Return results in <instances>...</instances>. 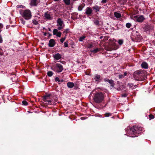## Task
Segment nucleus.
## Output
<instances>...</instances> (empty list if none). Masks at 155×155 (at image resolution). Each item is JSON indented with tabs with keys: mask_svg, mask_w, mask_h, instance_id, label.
Segmentation results:
<instances>
[{
	"mask_svg": "<svg viewBox=\"0 0 155 155\" xmlns=\"http://www.w3.org/2000/svg\"><path fill=\"white\" fill-rule=\"evenodd\" d=\"M124 75H123L122 74L119 75V77L120 78H123L124 77Z\"/></svg>",
	"mask_w": 155,
	"mask_h": 155,
	"instance_id": "nucleus-47",
	"label": "nucleus"
},
{
	"mask_svg": "<svg viewBox=\"0 0 155 155\" xmlns=\"http://www.w3.org/2000/svg\"><path fill=\"white\" fill-rule=\"evenodd\" d=\"M127 94L126 93L122 94L121 95V96L122 97H126L127 96Z\"/></svg>",
	"mask_w": 155,
	"mask_h": 155,
	"instance_id": "nucleus-41",
	"label": "nucleus"
},
{
	"mask_svg": "<svg viewBox=\"0 0 155 155\" xmlns=\"http://www.w3.org/2000/svg\"><path fill=\"white\" fill-rule=\"evenodd\" d=\"M43 33H43V35H44V36H46V35H47V33H46V32H43Z\"/></svg>",
	"mask_w": 155,
	"mask_h": 155,
	"instance_id": "nucleus-50",
	"label": "nucleus"
},
{
	"mask_svg": "<svg viewBox=\"0 0 155 155\" xmlns=\"http://www.w3.org/2000/svg\"><path fill=\"white\" fill-rule=\"evenodd\" d=\"M86 38V36H83L80 37L79 39V40L80 41H83L84 40V39L85 38Z\"/></svg>",
	"mask_w": 155,
	"mask_h": 155,
	"instance_id": "nucleus-29",
	"label": "nucleus"
},
{
	"mask_svg": "<svg viewBox=\"0 0 155 155\" xmlns=\"http://www.w3.org/2000/svg\"><path fill=\"white\" fill-rule=\"evenodd\" d=\"M64 46L65 47H67L68 46V42L65 41L64 43Z\"/></svg>",
	"mask_w": 155,
	"mask_h": 155,
	"instance_id": "nucleus-40",
	"label": "nucleus"
},
{
	"mask_svg": "<svg viewBox=\"0 0 155 155\" xmlns=\"http://www.w3.org/2000/svg\"><path fill=\"white\" fill-rule=\"evenodd\" d=\"M141 66L142 68L147 69L148 68V64L145 61L142 62L141 64Z\"/></svg>",
	"mask_w": 155,
	"mask_h": 155,
	"instance_id": "nucleus-15",
	"label": "nucleus"
},
{
	"mask_svg": "<svg viewBox=\"0 0 155 155\" xmlns=\"http://www.w3.org/2000/svg\"><path fill=\"white\" fill-rule=\"evenodd\" d=\"M71 18H72V19H74V18H73V17H71Z\"/></svg>",
	"mask_w": 155,
	"mask_h": 155,
	"instance_id": "nucleus-54",
	"label": "nucleus"
},
{
	"mask_svg": "<svg viewBox=\"0 0 155 155\" xmlns=\"http://www.w3.org/2000/svg\"><path fill=\"white\" fill-rule=\"evenodd\" d=\"M61 32H58L56 34V36L58 37H60L61 36Z\"/></svg>",
	"mask_w": 155,
	"mask_h": 155,
	"instance_id": "nucleus-38",
	"label": "nucleus"
},
{
	"mask_svg": "<svg viewBox=\"0 0 155 155\" xmlns=\"http://www.w3.org/2000/svg\"><path fill=\"white\" fill-rule=\"evenodd\" d=\"M146 74V71L140 69L135 71L133 76L136 80L141 81L144 80Z\"/></svg>",
	"mask_w": 155,
	"mask_h": 155,
	"instance_id": "nucleus-2",
	"label": "nucleus"
},
{
	"mask_svg": "<svg viewBox=\"0 0 155 155\" xmlns=\"http://www.w3.org/2000/svg\"><path fill=\"white\" fill-rule=\"evenodd\" d=\"M118 48V45L113 42L111 44H109L108 46H106L105 47V49L106 51H111L116 50Z\"/></svg>",
	"mask_w": 155,
	"mask_h": 155,
	"instance_id": "nucleus-6",
	"label": "nucleus"
},
{
	"mask_svg": "<svg viewBox=\"0 0 155 155\" xmlns=\"http://www.w3.org/2000/svg\"><path fill=\"white\" fill-rule=\"evenodd\" d=\"M58 32V30L56 29H54L53 31V34L54 35H56Z\"/></svg>",
	"mask_w": 155,
	"mask_h": 155,
	"instance_id": "nucleus-34",
	"label": "nucleus"
},
{
	"mask_svg": "<svg viewBox=\"0 0 155 155\" xmlns=\"http://www.w3.org/2000/svg\"><path fill=\"white\" fill-rule=\"evenodd\" d=\"M55 81H60V80L59 79V78L58 77H56L55 79Z\"/></svg>",
	"mask_w": 155,
	"mask_h": 155,
	"instance_id": "nucleus-42",
	"label": "nucleus"
},
{
	"mask_svg": "<svg viewBox=\"0 0 155 155\" xmlns=\"http://www.w3.org/2000/svg\"><path fill=\"white\" fill-rule=\"evenodd\" d=\"M143 130L142 127L139 126L134 125L130 128L127 132L129 136L134 137L139 135Z\"/></svg>",
	"mask_w": 155,
	"mask_h": 155,
	"instance_id": "nucleus-1",
	"label": "nucleus"
},
{
	"mask_svg": "<svg viewBox=\"0 0 155 155\" xmlns=\"http://www.w3.org/2000/svg\"><path fill=\"white\" fill-rule=\"evenodd\" d=\"M3 25L2 24L0 23V29L3 28Z\"/></svg>",
	"mask_w": 155,
	"mask_h": 155,
	"instance_id": "nucleus-48",
	"label": "nucleus"
},
{
	"mask_svg": "<svg viewBox=\"0 0 155 155\" xmlns=\"http://www.w3.org/2000/svg\"><path fill=\"white\" fill-rule=\"evenodd\" d=\"M103 50V49L102 48H97L91 51L93 53L95 54L98 52H99Z\"/></svg>",
	"mask_w": 155,
	"mask_h": 155,
	"instance_id": "nucleus-18",
	"label": "nucleus"
},
{
	"mask_svg": "<svg viewBox=\"0 0 155 155\" xmlns=\"http://www.w3.org/2000/svg\"><path fill=\"white\" fill-rule=\"evenodd\" d=\"M117 3L120 4L121 5H124L127 2V0H117Z\"/></svg>",
	"mask_w": 155,
	"mask_h": 155,
	"instance_id": "nucleus-19",
	"label": "nucleus"
},
{
	"mask_svg": "<svg viewBox=\"0 0 155 155\" xmlns=\"http://www.w3.org/2000/svg\"><path fill=\"white\" fill-rule=\"evenodd\" d=\"M69 32V29H65L63 32V34H67Z\"/></svg>",
	"mask_w": 155,
	"mask_h": 155,
	"instance_id": "nucleus-33",
	"label": "nucleus"
},
{
	"mask_svg": "<svg viewBox=\"0 0 155 155\" xmlns=\"http://www.w3.org/2000/svg\"><path fill=\"white\" fill-rule=\"evenodd\" d=\"M151 27L150 25H147L145 26L143 28V29L146 32H147L148 31H150L151 29Z\"/></svg>",
	"mask_w": 155,
	"mask_h": 155,
	"instance_id": "nucleus-17",
	"label": "nucleus"
},
{
	"mask_svg": "<svg viewBox=\"0 0 155 155\" xmlns=\"http://www.w3.org/2000/svg\"><path fill=\"white\" fill-rule=\"evenodd\" d=\"M127 73L126 72H125L124 73V76H126L127 75Z\"/></svg>",
	"mask_w": 155,
	"mask_h": 155,
	"instance_id": "nucleus-49",
	"label": "nucleus"
},
{
	"mask_svg": "<svg viewBox=\"0 0 155 155\" xmlns=\"http://www.w3.org/2000/svg\"><path fill=\"white\" fill-rule=\"evenodd\" d=\"M61 0H54V1L55 2H59Z\"/></svg>",
	"mask_w": 155,
	"mask_h": 155,
	"instance_id": "nucleus-51",
	"label": "nucleus"
},
{
	"mask_svg": "<svg viewBox=\"0 0 155 155\" xmlns=\"http://www.w3.org/2000/svg\"><path fill=\"white\" fill-rule=\"evenodd\" d=\"M110 84V86L112 87H114L115 85L114 81L110 79V81L108 82Z\"/></svg>",
	"mask_w": 155,
	"mask_h": 155,
	"instance_id": "nucleus-25",
	"label": "nucleus"
},
{
	"mask_svg": "<svg viewBox=\"0 0 155 155\" xmlns=\"http://www.w3.org/2000/svg\"><path fill=\"white\" fill-rule=\"evenodd\" d=\"M57 25L58 27V30L62 29L64 26L63 21L61 18H58L57 21Z\"/></svg>",
	"mask_w": 155,
	"mask_h": 155,
	"instance_id": "nucleus-8",
	"label": "nucleus"
},
{
	"mask_svg": "<svg viewBox=\"0 0 155 155\" xmlns=\"http://www.w3.org/2000/svg\"><path fill=\"white\" fill-rule=\"evenodd\" d=\"M32 23L33 24L35 25H37L38 24V21L36 20H34L32 21Z\"/></svg>",
	"mask_w": 155,
	"mask_h": 155,
	"instance_id": "nucleus-36",
	"label": "nucleus"
},
{
	"mask_svg": "<svg viewBox=\"0 0 155 155\" xmlns=\"http://www.w3.org/2000/svg\"><path fill=\"white\" fill-rule=\"evenodd\" d=\"M101 8V6H99L97 5H96L92 7L93 9L95 10L96 12H99Z\"/></svg>",
	"mask_w": 155,
	"mask_h": 155,
	"instance_id": "nucleus-20",
	"label": "nucleus"
},
{
	"mask_svg": "<svg viewBox=\"0 0 155 155\" xmlns=\"http://www.w3.org/2000/svg\"><path fill=\"white\" fill-rule=\"evenodd\" d=\"M104 81L105 82H109L110 81V79L109 80L108 79H107L106 78H105L104 79Z\"/></svg>",
	"mask_w": 155,
	"mask_h": 155,
	"instance_id": "nucleus-44",
	"label": "nucleus"
},
{
	"mask_svg": "<svg viewBox=\"0 0 155 155\" xmlns=\"http://www.w3.org/2000/svg\"><path fill=\"white\" fill-rule=\"evenodd\" d=\"M94 80L96 82H100L102 80V78L100 75L98 74H95L94 78Z\"/></svg>",
	"mask_w": 155,
	"mask_h": 155,
	"instance_id": "nucleus-13",
	"label": "nucleus"
},
{
	"mask_svg": "<svg viewBox=\"0 0 155 155\" xmlns=\"http://www.w3.org/2000/svg\"><path fill=\"white\" fill-rule=\"evenodd\" d=\"M3 42L2 38L1 35H0V43H2Z\"/></svg>",
	"mask_w": 155,
	"mask_h": 155,
	"instance_id": "nucleus-45",
	"label": "nucleus"
},
{
	"mask_svg": "<svg viewBox=\"0 0 155 155\" xmlns=\"http://www.w3.org/2000/svg\"><path fill=\"white\" fill-rule=\"evenodd\" d=\"M50 13H51L48 11L45 13L44 17L45 19L46 20H51L52 19L53 17Z\"/></svg>",
	"mask_w": 155,
	"mask_h": 155,
	"instance_id": "nucleus-10",
	"label": "nucleus"
},
{
	"mask_svg": "<svg viewBox=\"0 0 155 155\" xmlns=\"http://www.w3.org/2000/svg\"><path fill=\"white\" fill-rule=\"evenodd\" d=\"M55 44L54 40V39H51L49 40L48 45L50 47H52L54 46Z\"/></svg>",
	"mask_w": 155,
	"mask_h": 155,
	"instance_id": "nucleus-16",
	"label": "nucleus"
},
{
	"mask_svg": "<svg viewBox=\"0 0 155 155\" xmlns=\"http://www.w3.org/2000/svg\"><path fill=\"white\" fill-rule=\"evenodd\" d=\"M104 93L100 91L95 93L93 97L94 102L97 104H100L103 102L104 101Z\"/></svg>",
	"mask_w": 155,
	"mask_h": 155,
	"instance_id": "nucleus-4",
	"label": "nucleus"
},
{
	"mask_svg": "<svg viewBox=\"0 0 155 155\" xmlns=\"http://www.w3.org/2000/svg\"><path fill=\"white\" fill-rule=\"evenodd\" d=\"M53 57L54 59L57 61L58 60L61 58V55L58 53L53 55Z\"/></svg>",
	"mask_w": 155,
	"mask_h": 155,
	"instance_id": "nucleus-14",
	"label": "nucleus"
},
{
	"mask_svg": "<svg viewBox=\"0 0 155 155\" xmlns=\"http://www.w3.org/2000/svg\"><path fill=\"white\" fill-rule=\"evenodd\" d=\"M48 29L49 31H51V30L50 28H48Z\"/></svg>",
	"mask_w": 155,
	"mask_h": 155,
	"instance_id": "nucleus-53",
	"label": "nucleus"
},
{
	"mask_svg": "<svg viewBox=\"0 0 155 155\" xmlns=\"http://www.w3.org/2000/svg\"><path fill=\"white\" fill-rule=\"evenodd\" d=\"M51 69L55 72L59 73L62 72L63 69V66L59 63H57L53 66Z\"/></svg>",
	"mask_w": 155,
	"mask_h": 155,
	"instance_id": "nucleus-7",
	"label": "nucleus"
},
{
	"mask_svg": "<svg viewBox=\"0 0 155 155\" xmlns=\"http://www.w3.org/2000/svg\"><path fill=\"white\" fill-rule=\"evenodd\" d=\"M148 116H149V119L150 120H151L152 119H153L154 118V116L152 114H150V115H149Z\"/></svg>",
	"mask_w": 155,
	"mask_h": 155,
	"instance_id": "nucleus-30",
	"label": "nucleus"
},
{
	"mask_svg": "<svg viewBox=\"0 0 155 155\" xmlns=\"http://www.w3.org/2000/svg\"><path fill=\"white\" fill-rule=\"evenodd\" d=\"M70 0H63V2L66 5H69L70 4Z\"/></svg>",
	"mask_w": 155,
	"mask_h": 155,
	"instance_id": "nucleus-26",
	"label": "nucleus"
},
{
	"mask_svg": "<svg viewBox=\"0 0 155 155\" xmlns=\"http://www.w3.org/2000/svg\"><path fill=\"white\" fill-rule=\"evenodd\" d=\"M40 2V0H31L30 5L32 6H36Z\"/></svg>",
	"mask_w": 155,
	"mask_h": 155,
	"instance_id": "nucleus-12",
	"label": "nucleus"
},
{
	"mask_svg": "<svg viewBox=\"0 0 155 155\" xmlns=\"http://www.w3.org/2000/svg\"><path fill=\"white\" fill-rule=\"evenodd\" d=\"M154 45L155 46V44H154Z\"/></svg>",
	"mask_w": 155,
	"mask_h": 155,
	"instance_id": "nucleus-55",
	"label": "nucleus"
},
{
	"mask_svg": "<svg viewBox=\"0 0 155 155\" xmlns=\"http://www.w3.org/2000/svg\"><path fill=\"white\" fill-rule=\"evenodd\" d=\"M60 81H61V82H63L64 81V80L63 79H61L60 80Z\"/></svg>",
	"mask_w": 155,
	"mask_h": 155,
	"instance_id": "nucleus-52",
	"label": "nucleus"
},
{
	"mask_svg": "<svg viewBox=\"0 0 155 155\" xmlns=\"http://www.w3.org/2000/svg\"><path fill=\"white\" fill-rule=\"evenodd\" d=\"M131 26V24L130 23H126V27L128 28H130Z\"/></svg>",
	"mask_w": 155,
	"mask_h": 155,
	"instance_id": "nucleus-31",
	"label": "nucleus"
},
{
	"mask_svg": "<svg viewBox=\"0 0 155 155\" xmlns=\"http://www.w3.org/2000/svg\"><path fill=\"white\" fill-rule=\"evenodd\" d=\"M67 85L68 87L72 88L74 86V84L73 82H68L67 83Z\"/></svg>",
	"mask_w": 155,
	"mask_h": 155,
	"instance_id": "nucleus-21",
	"label": "nucleus"
},
{
	"mask_svg": "<svg viewBox=\"0 0 155 155\" xmlns=\"http://www.w3.org/2000/svg\"><path fill=\"white\" fill-rule=\"evenodd\" d=\"M48 76L51 77L53 74V72L52 71H48L47 73Z\"/></svg>",
	"mask_w": 155,
	"mask_h": 155,
	"instance_id": "nucleus-28",
	"label": "nucleus"
},
{
	"mask_svg": "<svg viewBox=\"0 0 155 155\" xmlns=\"http://www.w3.org/2000/svg\"><path fill=\"white\" fill-rule=\"evenodd\" d=\"M104 116L106 117H108L111 115L112 114L110 113H107L104 114Z\"/></svg>",
	"mask_w": 155,
	"mask_h": 155,
	"instance_id": "nucleus-32",
	"label": "nucleus"
},
{
	"mask_svg": "<svg viewBox=\"0 0 155 155\" xmlns=\"http://www.w3.org/2000/svg\"><path fill=\"white\" fill-rule=\"evenodd\" d=\"M93 47V45L92 44H89L88 46V48H91Z\"/></svg>",
	"mask_w": 155,
	"mask_h": 155,
	"instance_id": "nucleus-43",
	"label": "nucleus"
},
{
	"mask_svg": "<svg viewBox=\"0 0 155 155\" xmlns=\"http://www.w3.org/2000/svg\"><path fill=\"white\" fill-rule=\"evenodd\" d=\"M134 19L139 22H142L145 19V18L143 15H136L134 17Z\"/></svg>",
	"mask_w": 155,
	"mask_h": 155,
	"instance_id": "nucleus-9",
	"label": "nucleus"
},
{
	"mask_svg": "<svg viewBox=\"0 0 155 155\" xmlns=\"http://www.w3.org/2000/svg\"><path fill=\"white\" fill-rule=\"evenodd\" d=\"M114 16L117 18H120L121 16V14L119 13L115 12L114 13Z\"/></svg>",
	"mask_w": 155,
	"mask_h": 155,
	"instance_id": "nucleus-22",
	"label": "nucleus"
},
{
	"mask_svg": "<svg viewBox=\"0 0 155 155\" xmlns=\"http://www.w3.org/2000/svg\"><path fill=\"white\" fill-rule=\"evenodd\" d=\"M107 2V0H102L101 2L102 3H106Z\"/></svg>",
	"mask_w": 155,
	"mask_h": 155,
	"instance_id": "nucleus-46",
	"label": "nucleus"
},
{
	"mask_svg": "<svg viewBox=\"0 0 155 155\" xmlns=\"http://www.w3.org/2000/svg\"><path fill=\"white\" fill-rule=\"evenodd\" d=\"M43 100L45 104L50 105H55L58 101L57 99L53 98L50 94H46L43 97Z\"/></svg>",
	"mask_w": 155,
	"mask_h": 155,
	"instance_id": "nucleus-3",
	"label": "nucleus"
},
{
	"mask_svg": "<svg viewBox=\"0 0 155 155\" xmlns=\"http://www.w3.org/2000/svg\"><path fill=\"white\" fill-rule=\"evenodd\" d=\"M134 84L132 83H128L127 85V86L130 89H133L134 88Z\"/></svg>",
	"mask_w": 155,
	"mask_h": 155,
	"instance_id": "nucleus-27",
	"label": "nucleus"
},
{
	"mask_svg": "<svg viewBox=\"0 0 155 155\" xmlns=\"http://www.w3.org/2000/svg\"><path fill=\"white\" fill-rule=\"evenodd\" d=\"M66 36V35H65V37H64V38H62L60 39V42L61 43H63L64 42V40H65Z\"/></svg>",
	"mask_w": 155,
	"mask_h": 155,
	"instance_id": "nucleus-37",
	"label": "nucleus"
},
{
	"mask_svg": "<svg viewBox=\"0 0 155 155\" xmlns=\"http://www.w3.org/2000/svg\"><path fill=\"white\" fill-rule=\"evenodd\" d=\"M92 12V10L91 8L90 7H88L85 9V14L88 16L91 15Z\"/></svg>",
	"mask_w": 155,
	"mask_h": 155,
	"instance_id": "nucleus-11",
	"label": "nucleus"
},
{
	"mask_svg": "<svg viewBox=\"0 0 155 155\" xmlns=\"http://www.w3.org/2000/svg\"><path fill=\"white\" fill-rule=\"evenodd\" d=\"M22 103L23 105H28V103L26 101H22Z\"/></svg>",
	"mask_w": 155,
	"mask_h": 155,
	"instance_id": "nucleus-35",
	"label": "nucleus"
},
{
	"mask_svg": "<svg viewBox=\"0 0 155 155\" xmlns=\"http://www.w3.org/2000/svg\"><path fill=\"white\" fill-rule=\"evenodd\" d=\"M85 4L84 3H82L81 5H79L78 7V10L81 11L82 10L83 8L84 7Z\"/></svg>",
	"mask_w": 155,
	"mask_h": 155,
	"instance_id": "nucleus-23",
	"label": "nucleus"
},
{
	"mask_svg": "<svg viewBox=\"0 0 155 155\" xmlns=\"http://www.w3.org/2000/svg\"><path fill=\"white\" fill-rule=\"evenodd\" d=\"M20 13L21 16L25 20H29L32 17L31 12L28 9L21 10L20 11Z\"/></svg>",
	"mask_w": 155,
	"mask_h": 155,
	"instance_id": "nucleus-5",
	"label": "nucleus"
},
{
	"mask_svg": "<svg viewBox=\"0 0 155 155\" xmlns=\"http://www.w3.org/2000/svg\"><path fill=\"white\" fill-rule=\"evenodd\" d=\"M118 43L120 45H122L123 43V41L122 40H119L118 41Z\"/></svg>",
	"mask_w": 155,
	"mask_h": 155,
	"instance_id": "nucleus-39",
	"label": "nucleus"
},
{
	"mask_svg": "<svg viewBox=\"0 0 155 155\" xmlns=\"http://www.w3.org/2000/svg\"><path fill=\"white\" fill-rule=\"evenodd\" d=\"M124 86L123 85H120L117 87V89L118 91H121L123 90Z\"/></svg>",
	"mask_w": 155,
	"mask_h": 155,
	"instance_id": "nucleus-24",
	"label": "nucleus"
}]
</instances>
